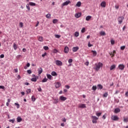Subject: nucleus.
Returning <instances> with one entry per match:
<instances>
[{
  "mask_svg": "<svg viewBox=\"0 0 128 128\" xmlns=\"http://www.w3.org/2000/svg\"><path fill=\"white\" fill-rule=\"evenodd\" d=\"M103 64L102 62H99L96 66V70H99L100 68H102Z\"/></svg>",
  "mask_w": 128,
  "mask_h": 128,
  "instance_id": "1",
  "label": "nucleus"
},
{
  "mask_svg": "<svg viewBox=\"0 0 128 128\" xmlns=\"http://www.w3.org/2000/svg\"><path fill=\"white\" fill-rule=\"evenodd\" d=\"M116 50H113V52H109V54L110 56L112 58H113L114 56H116Z\"/></svg>",
  "mask_w": 128,
  "mask_h": 128,
  "instance_id": "2",
  "label": "nucleus"
},
{
  "mask_svg": "<svg viewBox=\"0 0 128 128\" xmlns=\"http://www.w3.org/2000/svg\"><path fill=\"white\" fill-rule=\"evenodd\" d=\"M56 66H62V62L59 60H56Z\"/></svg>",
  "mask_w": 128,
  "mask_h": 128,
  "instance_id": "3",
  "label": "nucleus"
},
{
  "mask_svg": "<svg viewBox=\"0 0 128 128\" xmlns=\"http://www.w3.org/2000/svg\"><path fill=\"white\" fill-rule=\"evenodd\" d=\"M111 118L112 120H120L118 117L116 116H112Z\"/></svg>",
  "mask_w": 128,
  "mask_h": 128,
  "instance_id": "4",
  "label": "nucleus"
},
{
  "mask_svg": "<svg viewBox=\"0 0 128 128\" xmlns=\"http://www.w3.org/2000/svg\"><path fill=\"white\" fill-rule=\"evenodd\" d=\"M69 4H70V0H67L66 2H64L62 4V8H64V6H68Z\"/></svg>",
  "mask_w": 128,
  "mask_h": 128,
  "instance_id": "5",
  "label": "nucleus"
},
{
  "mask_svg": "<svg viewBox=\"0 0 128 128\" xmlns=\"http://www.w3.org/2000/svg\"><path fill=\"white\" fill-rule=\"evenodd\" d=\"M124 18L122 16L118 17V22L120 24H121L122 22V21L124 20Z\"/></svg>",
  "mask_w": 128,
  "mask_h": 128,
  "instance_id": "6",
  "label": "nucleus"
},
{
  "mask_svg": "<svg viewBox=\"0 0 128 128\" xmlns=\"http://www.w3.org/2000/svg\"><path fill=\"white\" fill-rule=\"evenodd\" d=\"M78 108H86V106L85 104H79L78 106Z\"/></svg>",
  "mask_w": 128,
  "mask_h": 128,
  "instance_id": "7",
  "label": "nucleus"
},
{
  "mask_svg": "<svg viewBox=\"0 0 128 128\" xmlns=\"http://www.w3.org/2000/svg\"><path fill=\"white\" fill-rule=\"evenodd\" d=\"M119 70H122L124 68V64H120L118 66Z\"/></svg>",
  "mask_w": 128,
  "mask_h": 128,
  "instance_id": "8",
  "label": "nucleus"
},
{
  "mask_svg": "<svg viewBox=\"0 0 128 128\" xmlns=\"http://www.w3.org/2000/svg\"><path fill=\"white\" fill-rule=\"evenodd\" d=\"M60 86H62V84L60 82H57L56 83L55 87L56 88H60Z\"/></svg>",
  "mask_w": 128,
  "mask_h": 128,
  "instance_id": "9",
  "label": "nucleus"
},
{
  "mask_svg": "<svg viewBox=\"0 0 128 128\" xmlns=\"http://www.w3.org/2000/svg\"><path fill=\"white\" fill-rule=\"evenodd\" d=\"M92 122L93 124H96V117L92 116Z\"/></svg>",
  "mask_w": 128,
  "mask_h": 128,
  "instance_id": "10",
  "label": "nucleus"
},
{
  "mask_svg": "<svg viewBox=\"0 0 128 128\" xmlns=\"http://www.w3.org/2000/svg\"><path fill=\"white\" fill-rule=\"evenodd\" d=\"M74 16L76 18H80V16H82V13L80 12L76 13L75 14Z\"/></svg>",
  "mask_w": 128,
  "mask_h": 128,
  "instance_id": "11",
  "label": "nucleus"
},
{
  "mask_svg": "<svg viewBox=\"0 0 128 128\" xmlns=\"http://www.w3.org/2000/svg\"><path fill=\"white\" fill-rule=\"evenodd\" d=\"M38 40H39V42H44V38L42 36H38Z\"/></svg>",
  "mask_w": 128,
  "mask_h": 128,
  "instance_id": "12",
  "label": "nucleus"
},
{
  "mask_svg": "<svg viewBox=\"0 0 128 128\" xmlns=\"http://www.w3.org/2000/svg\"><path fill=\"white\" fill-rule=\"evenodd\" d=\"M100 6L102 8H106V2L103 1L101 4H100Z\"/></svg>",
  "mask_w": 128,
  "mask_h": 128,
  "instance_id": "13",
  "label": "nucleus"
},
{
  "mask_svg": "<svg viewBox=\"0 0 128 128\" xmlns=\"http://www.w3.org/2000/svg\"><path fill=\"white\" fill-rule=\"evenodd\" d=\"M60 100L62 102H64V100H66V98L64 96H60Z\"/></svg>",
  "mask_w": 128,
  "mask_h": 128,
  "instance_id": "14",
  "label": "nucleus"
},
{
  "mask_svg": "<svg viewBox=\"0 0 128 128\" xmlns=\"http://www.w3.org/2000/svg\"><path fill=\"white\" fill-rule=\"evenodd\" d=\"M68 50H70L68 47L66 46L64 49V52H65V54H68Z\"/></svg>",
  "mask_w": 128,
  "mask_h": 128,
  "instance_id": "15",
  "label": "nucleus"
},
{
  "mask_svg": "<svg viewBox=\"0 0 128 128\" xmlns=\"http://www.w3.org/2000/svg\"><path fill=\"white\" fill-rule=\"evenodd\" d=\"M38 74H40L42 72V68H40L38 70Z\"/></svg>",
  "mask_w": 128,
  "mask_h": 128,
  "instance_id": "16",
  "label": "nucleus"
},
{
  "mask_svg": "<svg viewBox=\"0 0 128 128\" xmlns=\"http://www.w3.org/2000/svg\"><path fill=\"white\" fill-rule=\"evenodd\" d=\"M16 120H17L18 122H22V118H20V116H18L16 118Z\"/></svg>",
  "mask_w": 128,
  "mask_h": 128,
  "instance_id": "17",
  "label": "nucleus"
},
{
  "mask_svg": "<svg viewBox=\"0 0 128 128\" xmlns=\"http://www.w3.org/2000/svg\"><path fill=\"white\" fill-rule=\"evenodd\" d=\"M120 112V109L119 108H116L114 110L115 114H118V112Z\"/></svg>",
  "mask_w": 128,
  "mask_h": 128,
  "instance_id": "18",
  "label": "nucleus"
},
{
  "mask_svg": "<svg viewBox=\"0 0 128 128\" xmlns=\"http://www.w3.org/2000/svg\"><path fill=\"white\" fill-rule=\"evenodd\" d=\"M116 66L114 64L111 66L110 67V70H114V68H116Z\"/></svg>",
  "mask_w": 128,
  "mask_h": 128,
  "instance_id": "19",
  "label": "nucleus"
},
{
  "mask_svg": "<svg viewBox=\"0 0 128 128\" xmlns=\"http://www.w3.org/2000/svg\"><path fill=\"white\" fill-rule=\"evenodd\" d=\"M102 88H104V86H102V84H99L98 85V90H102Z\"/></svg>",
  "mask_w": 128,
  "mask_h": 128,
  "instance_id": "20",
  "label": "nucleus"
},
{
  "mask_svg": "<svg viewBox=\"0 0 128 128\" xmlns=\"http://www.w3.org/2000/svg\"><path fill=\"white\" fill-rule=\"evenodd\" d=\"M90 18H92V16H88L86 17V20H87L88 22V20H90Z\"/></svg>",
  "mask_w": 128,
  "mask_h": 128,
  "instance_id": "21",
  "label": "nucleus"
},
{
  "mask_svg": "<svg viewBox=\"0 0 128 128\" xmlns=\"http://www.w3.org/2000/svg\"><path fill=\"white\" fill-rule=\"evenodd\" d=\"M51 74L52 76H58V74H56V72L54 71L52 72H51Z\"/></svg>",
  "mask_w": 128,
  "mask_h": 128,
  "instance_id": "22",
  "label": "nucleus"
},
{
  "mask_svg": "<svg viewBox=\"0 0 128 128\" xmlns=\"http://www.w3.org/2000/svg\"><path fill=\"white\" fill-rule=\"evenodd\" d=\"M78 47H74L72 48V50L74 52H78Z\"/></svg>",
  "mask_w": 128,
  "mask_h": 128,
  "instance_id": "23",
  "label": "nucleus"
},
{
  "mask_svg": "<svg viewBox=\"0 0 128 128\" xmlns=\"http://www.w3.org/2000/svg\"><path fill=\"white\" fill-rule=\"evenodd\" d=\"M82 6V2H78L76 4V6H78V8H80Z\"/></svg>",
  "mask_w": 128,
  "mask_h": 128,
  "instance_id": "24",
  "label": "nucleus"
},
{
  "mask_svg": "<svg viewBox=\"0 0 128 128\" xmlns=\"http://www.w3.org/2000/svg\"><path fill=\"white\" fill-rule=\"evenodd\" d=\"M29 6H36V3H34L32 2H30Z\"/></svg>",
  "mask_w": 128,
  "mask_h": 128,
  "instance_id": "25",
  "label": "nucleus"
},
{
  "mask_svg": "<svg viewBox=\"0 0 128 128\" xmlns=\"http://www.w3.org/2000/svg\"><path fill=\"white\" fill-rule=\"evenodd\" d=\"M78 36H80V33L78 32H75L74 36H76V38H78Z\"/></svg>",
  "mask_w": 128,
  "mask_h": 128,
  "instance_id": "26",
  "label": "nucleus"
},
{
  "mask_svg": "<svg viewBox=\"0 0 128 128\" xmlns=\"http://www.w3.org/2000/svg\"><path fill=\"white\" fill-rule=\"evenodd\" d=\"M14 50H16L18 49V46H16V43H14Z\"/></svg>",
  "mask_w": 128,
  "mask_h": 128,
  "instance_id": "27",
  "label": "nucleus"
},
{
  "mask_svg": "<svg viewBox=\"0 0 128 128\" xmlns=\"http://www.w3.org/2000/svg\"><path fill=\"white\" fill-rule=\"evenodd\" d=\"M106 32H104V31H102L101 32H100V36H106Z\"/></svg>",
  "mask_w": 128,
  "mask_h": 128,
  "instance_id": "28",
  "label": "nucleus"
},
{
  "mask_svg": "<svg viewBox=\"0 0 128 128\" xmlns=\"http://www.w3.org/2000/svg\"><path fill=\"white\" fill-rule=\"evenodd\" d=\"M46 76L48 80H52V75L50 74H47Z\"/></svg>",
  "mask_w": 128,
  "mask_h": 128,
  "instance_id": "29",
  "label": "nucleus"
},
{
  "mask_svg": "<svg viewBox=\"0 0 128 128\" xmlns=\"http://www.w3.org/2000/svg\"><path fill=\"white\" fill-rule=\"evenodd\" d=\"M26 92L28 94H30V92H32V90L30 88H29V89H28L26 90Z\"/></svg>",
  "mask_w": 128,
  "mask_h": 128,
  "instance_id": "30",
  "label": "nucleus"
},
{
  "mask_svg": "<svg viewBox=\"0 0 128 128\" xmlns=\"http://www.w3.org/2000/svg\"><path fill=\"white\" fill-rule=\"evenodd\" d=\"M26 8L28 10H30V4H27L26 5Z\"/></svg>",
  "mask_w": 128,
  "mask_h": 128,
  "instance_id": "31",
  "label": "nucleus"
},
{
  "mask_svg": "<svg viewBox=\"0 0 128 128\" xmlns=\"http://www.w3.org/2000/svg\"><path fill=\"white\" fill-rule=\"evenodd\" d=\"M58 22V19H54L52 20L53 24H56V22Z\"/></svg>",
  "mask_w": 128,
  "mask_h": 128,
  "instance_id": "32",
  "label": "nucleus"
},
{
  "mask_svg": "<svg viewBox=\"0 0 128 128\" xmlns=\"http://www.w3.org/2000/svg\"><path fill=\"white\" fill-rule=\"evenodd\" d=\"M124 122H128V118H124Z\"/></svg>",
  "mask_w": 128,
  "mask_h": 128,
  "instance_id": "33",
  "label": "nucleus"
},
{
  "mask_svg": "<svg viewBox=\"0 0 128 128\" xmlns=\"http://www.w3.org/2000/svg\"><path fill=\"white\" fill-rule=\"evenodd\" d=\"M14 120H14V118L12 120H10L9 122H12V124H14Z\"/></svg>",
  "mask_w": 128,
  "mask_h": 128,
  "instance_id": "34",
  "label": "nucleus"
},
{
  "mask_svg": "<svg viewBox=\"0 0 128 128\" xmlns=\"http://www.w3.org/2000/svg\"><path fill=\"white\" fill-rule=\"evenodd\" d=\"M31 80H32V82H36V78H32Z\"/></svg>",
  "mask_w": 128,
  "mask_h": 128,
  "instance_id": "35",
  "label": "nucleus"
},
{
  "mask_svg": "<svg viewBox=\"0 0 128 128\" xmlns=\"http://www.w3.org/2000/svg\"><path fill=\"white\" fill-rule=\"evenodd\" d=\"M108 96V92H105L104 95L103 96L104 98H107Z\"/></svg>",
  "mask_w": 128,
  "mask_h": 128,
  "instance_id": "36",
  "label": "nucleus"
},
{
  "mask_svg": "<svg viewBox=\"0 0 128 128\" xmlns=\"http://www.w3.org/2000/svg\"><path fill=\"white\" fill-rule=\"evenodd\" d=\"M15 106H16V108H20V104L18 103H14Z\"/></svg>",
  "mask_w": 128,
  "mask_h": 128,
  "instance_id": "37",
  "label": "nucleus"
},
{
  "mask_svg": "<svg viewBox=\"0 0 128 128\" xmlns=\"http://www.w3.org/2000/svg\"><path fill=\"white\" fill-rule=\"evenodd\" d=\"M32 102H36V98H34V96H32Z\"/></svg>",
  "mask_w": 128,
  "mask_h": 128,
  "instance_id": "38",
  "label": "nucleus"
},
{
  "mask_svg": "<svg viewBox=\"0 0 128 128\" xmlns=\"http://www.w3.org/2000/svg\"><path fill=\"white\" fill-rule=\"evenodd\" d=\"M46 18H50V14H48L46 15Z\"/></svg>",
  "mask_w": 128,
  "mask_h": 128,
  "instance_id": "39",
  "label": "nucleus"
},
{
  "mask_svg": "<svg viewBox=\"0 0 128 128\" xmlns=\"http://www.w3.org/2000/svg\"><path fill=\"white\" fill-rule=\"evenodd\" d=\"M82 32V34H84V32H86V28H84L82 29V30H81Z\"/></svg>",
  "mask_w": 128,
  "mask_h": 128,
  "instance_id": "40",
  "label": "nucleus"
},
{
  "mask_svg": "<svg viewBox=\"0 0 128 128\" xmlns=\"http://www.w3.org/2000/svg\"><path fill=\"white\" fill-rule=\"evenodd\" d=\"M55 38H60V35L55 34Z\"/></svg>",
  "mask_w": 128,
  "mask_h": 128,
  "instance_id": "41",
  "label": "nucleus"
},
{
  "mask_svg": "<svg viewBox=\"0 0 128 128\" xmlns=\"http://www.w3.org/2000/svg\"><path fill=\"white\" fill-rule=\"evenodd\" d=\"M92 52H93V54H94V56H96V52L92 50Z\"/></svg>",
  "mask_w": 128,
  "mask_h": 128,
  "instance_id": "42",
  "label": "nucleus"
},
{
  "mask_svg": "<svg viewBox=\"0 0 128 128\" xmlns=\"http://www.w3.org/2000/svg\"><path fill=\"white\" fill-rule=\"evenodd\" d=\"M58 99H54V104H58Z\"/></svg>",
  "mask_w": 128,
  "mask_h": 128,
  "instance_id": "43",
  "label": "nucleus"
},
{
  "mask_svg": "<svg viewBox=\"0 0 128 128\" xmlns=\"http://www.w3.org/2000/svg\"><path fill=\"white\" fill-rule=\"evenodd\" d=\"M48 82V79L44 78L42 80V82Z\"/></svg>",
  "mask_w": 128,
  "mask_h": 128,
  "instance_id": "44",
  "label": "nucleus"
},
{
  "mask_svg": "<svg viewBox=\"0 0 128 128\" xmlns=\"http://www.w3.org/2000/svg\"><path fill=\"white\" fill-rule=\"evenodd\" d=\"M44 48L45 50H48V46H44Z\"/></svg>",
  "mask_w": 128,
  "mask_h": 128,
  "instance_id": "45",
  "label": "nucleus"
},
{
  "mask_svg": "<svg viewBox=\"0 0 128 128\" xmlns=\"http://www.w3.org/2000/svg\"><path fill=\"white\" fill-rule=\"evenodd\" d=\"M124 48H126V46H122L120 47V50H124Z\"/></svg>",
  "mask_w": 128,
  "mask_h": 128,
  "instance_id": "46",
  "label": "nucleus"
},
{
  "mask_svg": "<svg viewBox=\"0 0 128 128\" xmlns=\"http://www.w3.org/2000/svg\"><path fill=\"white\" fill-rule=\"evenodd\" d=\"M110 42H111V44H114V40L112 39L111 40Z\"/></svg>",
  "mask_w": 128,
  "mask_h": 128,
  "instance_id": "47",
  "label": "nucleus"
},
{
  "mask_svg": "<svg viewBox=\"0 0 128 128\" xmlns=\"http://www.w3.org/2000/svg\"><path fill=\"white\" fill-rule=\"evenodd\" d=\"M102 116V112L96 113V116Z\"/></svg>",
  "mask_w": 128,
  "mask_h": 128,
  "instance_id": "48",
  "label": "nucleus"
},
{
  "mask_svg": "<svg viewBox=\"0 0 128 128\" xmlns=\"http://www.w3.org/2000/svg\"><path fill=\"white\" fill-rule=\"evenodd\" d=\"M58 51L56 50V49H54L53 50V52H54V54H56V52H58Z\"/></svg>",
  "mask_w": 128,
  "mask_h": 128,
  "instance_id": "49",
  "label": "nucleus"
},
{
  "mask_svg": "<svg viewBox=\"0 0 128 128\" xmlns=\"http://www.w3.org/2000/svg\"><path fill=\"white\" fill-rule=\"evenodd\" d=\"M92 90H96V86H93L92 87Z\"/></svg>",
  "mask_w": 128,
  "mask_h": 128,
  "instance_id": "50",
  "label": "nucleus"
},
{
  "mask_svg": "<svg viewBox=\"0 0 128 128\" xmlns=\"http://www.w3.org/2000/svg\"><path fill=\"white\" fill-rule=\"evenodd\" d=\"M20 28H22V26H24V24H22V22H20Z\"/></svg>",
  "mask_w": 128,
  "mask_h": 128,
  "instance_id": "51",
  "label": "nucleus"
},
{
  "mask_svg": "<svg viewBox=\"0 0 128 128\" xmlns=\"http://www.w3.org/2000/svg\"><path fill=\"white\" fill-rule=\"evenodd\" d=\"M27 72H28V74H32V70H27Z\"/></svg>",
  "mask_w": 128,
  "mask_h": 128,
  "instance_id": "52",
  "label": "nucleus"
},
{
  "mask_svg": "<svg viewBox=\"0 0 128 128\" xmlns=\"http://www.w3.org/2000/svg\"><path fill=\"white\" fill-rule=\"evenodd\" d=\"M68 62L69 64H71V62H72V59H69Z\"/></svg>",
  "mask_w": 128,
  "mask_h": 128,
  "instance_id": "53",
  "label": "nucleus"
},
{
  "mask_svg": "<svg viewBox=\"0 0 128 128\" xmlns=\"http://www.w3.org/2000/svg\"><path fill=\"white\" fill-rule=\"evenodd\" d=\"M115 8H116V10H118V8H120V6L118 5H116Z\"/></svg>",
  "mask_w": 128,
  "mask_h": 128,
  "instance_id": "54",
  "label": "nucleus"
},
{
  "mask_svg": "<svg viewBox=\"0 0 128 128\" xmlns=\"http://www.w3.org/2000/svg\"><path fill=\"white\" fill-rule=\"evenodd\" d=\"M88 46L89 48H90V46H92V44H90V42H88Z\"/></svg>",
  "mask_w": 128,
  "mask_h": 128,
  "instance_id": "55",
  "label": "nucleus"
},
{
  "mask_svg": "<svg viewBox=\"0 0 128 128\" xmlns=\"http://www.w3.org/2000/svg\"><path fill=\"white\" fill-rule=\"evenodd\" d=\"M0 58H4V54H2L0 56Z\"/></svg>",
  "mask_w": 128,
  "mask_h": 128,
  "instance_id": "56",
  "label": "nucleus"
},
{
  "mask_svg": "<svg viewBox=\"0 0 128 128\" xmlns=\"http://www.w3.org/2000/svg\"><path fill=\"white\" fill-rule=\"evenodd\" d=\"M0 88H2V90H4L5 87L4 86H0Z\"/></svg>",
  "mask_w": 128,
  "mask_h": 128,
  "instance_id": "57",
  "label": "nucleus"
},
{
  "mask_svg": "<svg viewBox=\"0 0 128 128\" xmlns=\"http://www.w3.org/2000/svg\"><path fill=\"white\" fill-rule=\"evenodd\" d=\"M46 56V52H44V54H42V58H44V56Z\"/></svg>",
  "mask_w": 128,
  "mask_h": 128,
  "instance_id": "58",
  "label": "nucleus"
},
{
  "mask_svg": "<svg viewBox=\"0 0 128 128\" xmlns=\"http://www.w3.org/2000/svg\"><path fill=\"white\" fill-rule=\"evenodd\" d=\"M65 88H68H68H70V86L66 85L65 86Z\"/></svg>",
  "mask_w": 128,
  "mask_h": 128,
  "instance_id": "59",
  "label": "nucleus"
},
{
  "mask_svg": "<svg viewBox=\"0 0 128 128\" xmlns=\"http://www.w3.org/2000/svg\"><path fill=\"white\" fill-rule=\"evenodd\" d=\"M22 52H26V49L25 48H24L22 49Z\"/></svg>",
  "mask_w": 128,
  "mask_h": 128,
  "instance_id": "60",
  "label": "nucleus"
},
{
  "mask_svg": "<svg viewBox=\"0 0 128 128\" xmlns=\"http://www.w3.org/2000/svg\"><path fill=\"white\" fill-rule=\"evenodd\" d=\"M14 72H18V68H16V69H14Z\"/></svg>",
  "mask_w": 128,
  "mask_h": 128,
  "instance_id": "61",
  "label": "nucleus"
},
{
  "mask_svg": "<svg viewBox=\"0 0 128 128\" xmlns=\"http://www.w3.org/2000/svg\"><path fill=\"white\" fill-rule=\"evenodd\" d=\"M62 122H66V118H64L62 119Z\"/></svg>",
  "mask_w": 128,
  "mask_h": 128,
  "instance_id": "62",
  "label": "nucleus"
},
{
  "mask_svg": "<svg viewBox=\"0 0 128 128\" xmlns=\"http://www.w3.org/2000/svg\"><path fill=\"white\" fill-rule=\"evenodd\" d=\"M125 96H126L128 97V91L126 92Z\"/></svg>",
  "mask_w": 128,
  "mask_h": 128,
  "instance_id": "63",
  "label": "nucleus"
},
{
  "mask_svg": "<svg viewBox=\"0 0 128 128\" xmlns=\"http://www.w3.org/2000/svg\"><path fill=\"white\" fill-rule=\"evenodd\" d=\"M38 92H42V88H38Z\"/></svg>",
  "mask_w": 128,
  "mask_h": 128,
  "instance_id": "64",
  "label": "nucleus"
}]
</instances>
